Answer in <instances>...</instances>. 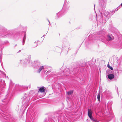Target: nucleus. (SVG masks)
<instances>
[{"label":"nucleus","mask_w":122,"mask_h":122,"mask_svg":"<svg viewBox=\"0 0 122 122\" xmlns=\"http://www.w3.org/2000/svg\"><path fill=\"white\" fill-rule=\"evenodd\" d=\"M73 93V91H71L68 92H67V94L69 95H71Z\"/></svg>","instance_id":"obj_10"},{"label":"nucleus","mask_w":122,"mask_h":122,"mask_svg":"<svg viewBox=\"0 0 122 122\" xmlns=\"http://www.w3.org/2000/svg\"><path fill=\"white\" fill-rule=\"evenodd\" d=\"M108 39L109 41H111L112 40L113 37L112 36H107Z\"/></svg>","instance_id":"obj_7"},{"label":"nucleus","mask_w":122,"mask_h":122,"mask_svg":"<svg viewBox=\"0 0 122 122\" xmlns=\"http://www.w3.org/2000/svg\"><path fill=\"white\" fill-rule=\"evenodd\" d=\"M60 14V13H57V15H58L59 14Z\"/></svg>","instance_id":"obj_17"},{"label":"nucleus","mask_w":122,"mask_h":122,"mask_svg":"<svg viewBox=\"0 0 122 122\" xmlns=\"http://www.w3.org/2000/svg\"><path fill=\"white\" fill-rule=\"evenodd\" d=\"M66 71H67V73L68 74L69 73L70 74H71V71L69 70V69H66Z\"/></svg>","instance_id":"obj_9"},{"label":"nucleus","mask_w":122,"mask_h":122,"mask_svg":"<svg viewBox=\"0 0 122 122\" xmlns=\"http://www.w3.org/2000/svg\"><path fill=\"white\" fill-rule=\"evenodd\" d=\"M27 61H28V62H29V61L30 63V62H31V63H32V62L31 61H30V60H28Z\"/></svg>","instance_id":"obj_15"},{"label":"nucleus","mask_w":122,"mask_h":122,"mask_svg":"<svg viewBox=\"0 0 122 122\" xmlns=\"http://www.w3.org/2000/svg\"><path fill=\"white\" fill-rule=\"evenodd\" d=\"M108 78L110 79L111 80L114 78V76L113 74H109L108 76Z\"/></svg>","instance_id":"obj_4"},{"label":"nucleus","mask_w":122,"mask_h":122,"mask_svg":"<svg viewBox=\"0 0 122 122\" xmlns=\"http://www.w3.org/2000/svg\"><path fill=\"white\" fill-rule=\"evenodd\" d=\"M92 112L91 109H88V116L89 118L94 122H97V120L94 118L92 116Z\"/></svg>","instance_id":"obj_1"},{"label":"nucleus","mask_w":122,"mask_h":122,"mask_svg":"<svg viewBox=\"0 0 122 122\" xmlns=\"http://www.w3.org/2000/svg\"><path fill=\"white\" fill-rule=\"evenodd\" d=\"M95 5H94V8H95Z\"/></svg>","instance_id":"obj_20"},{"label":"nucleus","mask_w":122,"mask_h":122,"mask_svg":"<svg viewBox=\"0 0 122 122\" xmlns=\"http://www.w3.org/2000/svg\"><path fill=\"white\" fill-rule=\"evenodd\" d=\"M44 68V66H41L38 70L37 72L38 73H40V71Z\"/></svg>","instance_id":"obj_6"},{"label":"nucleus","mask_w":122,"mask_h":122,"mask_svg":"<svg viewBox=\"0 0 122 122\" xmlns=\"http://www.w3.org/2000/svg\"><path fill=\"white\" fill-rule=\"evenodd\" d=\"M26 37L25 34V35L24 36L23 39V45H24V43H25V39H26Z\"/></svg>","instance_id":"obj_8"},{"label":"nucleus","mask_w":122,"mask_h":122,"mask_svg":"<svg viewBox=\"0 0 122 122\" xmlns=\"http://www.w3.org/2000/svg\"><path fill=\"white\" fill-rule=\"evenodd\" d=\"M97 98L98 101H100V94L99 93L98 94L97 96Z\"/></svg>","instance_id":"obj_11"},{"label":"nucleus","mask_w":122,"mask_h":122,"mask_svg":"<svg viewBox=\"0 0 122 122\" xmlns=\"http://www.w3.org/2000/svg\"><path fill=\"white\" fill-rule=\"evenodd\" d=\"M48 21L49 22V24H50V22L49 20H48Z\"/></svg>","instance_id":"obj_16"},{"label":"nucleus","mask_w":122,"mask_h":122,"mask_svg":"<svg viewBox=\"0 0 122 122\" xmlns=\"http://www.w3.org/2000/svg\"><path fill=\"white\" fill-rule=\"evenodd\" d=\"M8 103V102H7L6 103V104H7Z\"/></svg>","instance_id":"obj_21"},{"label":"nucleus","mask_w":122,"mask_h":122,"mask_svg":"<svg viewBox=\"0 0 122 122\" xmlns=\"http://www.w3.org/2000/svg\"><path fill=\"white\" fill-rule=\"evenodd\" d=\"M20 50H19V52H20Z\"/></svg>","instance_id":"obj_19"},{"label":"nucleus","mask_w":122,"mask_h":122,"mask_svg":"<svg viewBox=\"0 0 122 122\" xmlns=\"http://www.w3.org/2000/svg\"><path fill=\"white\" fill-rule=\"evenodd\" d=\"M121 6L122 5V3L121 4Z\"/></svg>","instance_id":"obj_18"},{"label":"nucleus","mask_w":122,"mask_h":122,"mask_svg":"<svg viewBox=\"0 0 122 122\" xmlns=\"http://www.w3.org/2000/svg\"><path fill=\"white\" fill-rule=\"evenodd\" d=\"M45 89L44 88V87H41L39 89L38 92H45Z\"/></svg>","instance_id":"obj_5"},{"label":"nucleus","mask_w":122,"mask_h":122,"mask_svg":"<svg viewBox=\"0 0 122 122\" xmlns=\"http://www.w3.org/2000/svg\"><path fill=\"white\" fill-rule=\"evenodd\" d=\"M35 62V64H36H36H37V63H38V64H40V63L37 62V61H36V62L35 61V62Z\"/></svg>","instance_id":"obj_14"},{"label":"nucleus","mask_w":122,"mask_h":122,"mask_svg":"<svg viewBox=\"0 0 122 122\" xmlns=\"http://www.w3.org/2000/svg\"><path fill=\"white\" fill-rule=\"evenodd\" d=\"M44 35H44L43 36H44Z\"/></svg>","instance_id":"obj_22"},{"label":"nucleus","mask_w":122,"mask_h":122,"mask_svg":"<svg viewBox=\"0 0 122 122\" xmlns=\"http://www.w3.org/2000/svg\"><path fill=\"white\" fill-rule=\"evenodd\" d=\"M104 14L106 17V19H108L110 17V14L108 12H105L104 13Z\"/></svg>","instance_id":"obj_2"},{"label":"nucleus","mask_w":122,"mask_h":122,"mask_svg":"<svg viewBox=\"0 0 122 122\" xmlns=\"http://www.w3.org/2000/svg\"><path fill=\"white\" fill-rule=\"evenodd\" d=\"M107 67L108 68L110 69L111 70H113V68L109 64H108L107 65Z\"/></svg>","instance_id":"obj_12"},{"label":"nucleus","mask_w":122,"mask_h":122,"mask_svg":"<svg viewBox=\"0 0 122 122\" xmlns=\"http://www.w3.org/2000/svg\"><path fill=\"white\" fill-rule=\"evenodd\" d=\"M0 115H0V117H3L5 119H7L10 116L9 115L7 116L6 114L3 113H2Z\"/></svg>","instance_id":"obj_3"},{"label":"nucleus","mask_w":122,"mask_h":122,"mask_svg":"<svg viewBox=\"0 0 122 122\" xmlns=\"http://www.w3.org/2000/svg\"><path fill=\"white\" fill-rule=\"evenodd\" d=\"M38 43L37 42L35 41L34 43V46L35 47H36L38 45Z\"/></svg>","instance_id":"obj_13"}]
</instances>
